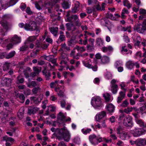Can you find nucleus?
<instances>
[{
	"label": "nucleus",
	"mask_w": 146,
	"mask_h": 146,
	"mask_svg": "<svg viewBox=\"0 0 146 146\" xmlns=\"http://www.w3.org/2000/svg\"><path fill=\"white\" fill-rule=\"evenodd\" d=\"M50 130L52 132H54L53 135L56 137L58 139L61 140L63 139L66 141L70 140L71 135L65 127H64L61 129L52 127L51 128Z\"/></svg>",
	"instance_id": "nucleus-1"
},
{
	"label": "nucleus",
	"mask_w": 146,
	"mask_h": 146,
	"mask_svg": "<svg viewBox=\"0 0 146 146\" xmlns=\"http://www.w3.org/2000/svg\"><path fill=\"white\" fill-rule=\"evenodd\" d=\"M91 104L95 109H100L103 106L102 100L99 96L93 97L91 99Z\"/></svg>",
	"instance_id": "nucleus-2"
},
{
	"label": "nucleus",
	"mask_w": 146,
	"mask_h": 146,
	"mask_svg": "<svg viewBox=\"0 0 146 146\" xmlns=\"http://www.w3.org/2000/svg\"><path fill=\"white\" fill-rule=\"evenodd\" d=\"M70 12H68L66 15L67 18L65 20L67 21L73 22L76 26H80L81 25V23L80 21L79 16L76 15H72L71 17H69Z\"/></svg>",
	"instance_id": "nucleus-3"
},
{
	"label": "nucleus",
	"mask_w": 146,
	"mask_h": 146,
	"mask_svg": "<svg viewBox=\"0 0 146 146\" xmlns=\"http://www.w3.org/2000/svg\"><path fill=\"white\" fill-rule=\"evenodd\" d=\"M123 125L129 128H131L133 126L132 121V117L129 115L126 116L124 119L123 122Z\"/></svg>",
	"instance_id": "nucleus-4"
},
{
	"label": "nucleus",
	"mask_w": 146,
	"mask_h": 146,
	"mask_svg": "<svg viewBox=\"0 0 146 146\" xmlns=\"http://www.w3.org/2000/svg\"><path fill=\"white\" fill-rule=\"evenodd\" d=\"M89 139L91 143L93 145L97 144L103 141L102 137L98 138L94 134L90 135L89 136Z\"/></svg>",
	"instance_id": "nucleus-5"
},
{
	"label": "nucleus",
	"mask_w": 146,
	"mask_h": 146,
	"mask_svg": "<svg viewBox=\"0 0 146 146\" xmlns=\"http://www.w3.org/2000/svg\"><path fill=\"white\" fill-rule=\"evenodd\" d=\"M145 130L143 128L135 127L133 130L131 131V133L134 137H138L145 134Z\"/></svg>",
	"instance_id": "nucleus-6"
},
{
	"label": "nucleus",
	"mask_w": 146,
	"mask_h": 146,
	"mask_svg": "<svg viewBox=\"0 0 146 146\" xmlns=\"http://www.w3.org/2000/svg\"><path fill=\"white\" fill-rule=\"evenodd\" d=\"M37 25L34 21L30 22L28 24L25 23L24 28L27 31H33L35 30L37 28Z\"/></svg>",
	"instance_id": "nucleus-7"
},
{
	"label": "nucleus",
	"mask_w": 146,
	"mask_h": 146,
	"mask_svg": "<svg viewBox=\"0 0 146 146\" xmlns=\"http://www.w3.org/2000/svg\"><path fill=\"white\" fill-rule=\"evenodd\" d=\"M136 29L138 33H142L146 31V19L143 21L142 25H138L136 27Z\"/></svg>",
	"instance_id": "nucleus-8"
},
{
	"label": "nucleus",
	"mask_w": 146,
	"mask_h": 146,
	"mask_svg": "<svg viewBox=\"0 0 146 146\" xmlns=\"http://www.w3.org/2000/svg\"><path fill=\"white\" fill-rule=\"evenodd\" d=\"M21 40V38L20 37L18 36L17 35H15L11 39H8L5 41L7 42L9 40L10 42H12V44H15L20 42Z\"/></svg>",
	"instance_id": "nucleus-9"
},
{
	"label": "nucleus",
	"mask_w": 146,
	"mask_h": 146,
	"mask_svg": "<svg viewBox=\"0 0 146 146\" xmlns=\"http://www.w3.org/2000/svg\"><path fill=\"white\" fill-rule=\"evenodd\" d=\"M2 141H6L5 145L6 146H10L14 141V139L11 137L5 136L3 138Z\"/></svg>",
	"instance_id": "nucleus-10"
},
{
	"label": "nucleus",
	"mask_w": 146,
	"mask_h": 146,
	"mask_svg": "<svg viewBox=\"0 0 146 146\" xmlns=\"http://www.w3.org/2000/svg\"><path fill=\"white\" fill-rule=\"evenodd\" d=\"M15 52L13 51L11 52L9 54L7 55H6V54L4 53L0 54V58H6L9 59L13 57L15 55Z\"/></svg>",
	"instance_id": "nucleus-11"
},
{
	"label": "nucleus",
	"mask_w": 146,
	"mask_h": 146,
	"mask_svg": "<svg viewBox=\"0 0 146 146\" xmlns=\"http://www.w3.org/2000/svg\"><path fill=\"white\" fill-rule=\"evenodd\" d=\"M106 115V113L104 111H102L97 114L95 117L96 120L99 122L100 120L103 118Z\"/></svg>",
	"instance_id": "nucleus-12"
},
{
	"label": "nucleus",
	"mask_w": 146,
	"mask_h": 146,
	"mask_svg": "<svg viewBox=\"0 0 146 146\" xmlns=\"http://www.w3.org/2000/svg\"><path fill=\"white\" fill-rule=\"evenodd\" d=\"M103 96L106 102H110L113 100V97L107 92L103 94Z\"/></svg>",
	"instance_id": "nucleus-13"
},
{
	"label": "nucleus",
	"mask_w": 146,
	"mask_h": 146,
	"mask_svg": "<svg viewBox=\"0 0 146 146\" xmlns=\"http://www.w3.org/2000/svg\"><path fill=\"white\" fill-rule=\"evenodd\" d=\"M1 83L3 86H9L11 82V80L9 78H5L1 81Z\"/></svg>",
	"instance_id": "nucleus-14"
},
{
	"label": "nucleus",
	"mask_w": 146,
	"mask_h": 146,
	"mask_svg": "<svg viewBox=\"0 0 146 146\" xmlns=\"http://www.w3.org/2000/svg\"><path fill=\"white\" fill-rule=\"evenodd\" d=\"M75 6L72 9V12L74 13H76L80 9V3L78 1H76L75 2Z\"/></svg>",
	"instance_id": "nucleus-15"
},
{
	"label": "nucleus",
	"mask_w": 146,
	"mask_h": 146,
	"mask_svg": "<svg viewBox=\"0 0 146 146\" xmlns=\"http://www.w3.org/2000/svg\"><path fill=\"white\" fill-rule=\"evenodd\" d=\"M115 106L111 104H107L106 106V108L109 113L113 112L115 110Z\"/></svg>",
	"instance_id": "nucleus-16"
},
{
	"label": "nucleus",
	"mask_w": 146,
	"mask_h": 146,
	"mask_svg": "<svg viewBox=\"0 0 146 146\" xmlns=\"http://www.w3.org/2000/svg\"><path fill=\"white\" fill-rule=\"evenodd\" d=\"M18 0H10L9 3L5 5V9H6L10 6L14 5L18 1Z\"/></svg>",
	"instance_id": "nucleus-17"
},
{
	"label": "nucleus",
	"mask_w": 146,
	"mask_h": 146,
	"mask_svg": "<svg viewBox=\"0 0 146 146\" xmlns=\"http://www.w3.org/2000/svg\"><path fill=\"white\" fill-rule=\"evenodd\" d=\"M110 58L108 56H103L101 60L102 64H104L108 63L110 62Z\"/></svg>",
	"instance_id": "nucleus-18"
},
{
	"label": "nucleus",
	"mask_w": 146,
	"mask_h": 146,
	"mask_svg": "<svg viewBox=\"0 0 146 146\" xmlns=\"http://www.w3.org/2000/svg\"><path fill=\"white\" fill-rule=\"evenodd\" d=\"M139 14L140 15L139 17V19H142L143 18L146 17V10L140 9L139 10Z\"/></svg>",
	"instance_id": "nucleus-19"
},
{
	"label": "nucleus",
	"mask_w": 146,
	"mask_h": 146,
	"mask_svg": "<svg viewBox=\"0 0 146 146\" xmlns=\"http://www.w3.org/2000/svg\"><path fill=\"white\" fill-rule=\"evenodd\" d=\"M83 65L86 67L90 68L91 67V61L90 59L88 60H84L82 61Z\"/></svg>",
	"instance_id": "nucleus-20"
},
{
	"label": "nucleus",
	"mask_w": 146,
	"mask_h": 146,
	"mask_svg": "<svg viewBox=\"0 0 146 146\" xmlns=\"http://www.w3.org/2000/svg\"><path fill=\"white\" fill-rule=\"evenodd\" d=\"M58 28L57 27H51L50 28V30L51 33L55 36L58 35Z\"/></svg>",
	"instance_id": "nucleus-21"
},
{
	"label": "nucleus",
	"mask_w": 146,
	"mask_h": 146,
	"mask_svg": "<svg viewBox=\"0 0 146 146\" xmlns=\"http://www.w3.org/2000/svg\"><path fill=\"white\" fill-rule=\"evenodd\" d=\"M134 65H135V64L132 61H129L126 63V67L129 70L132 69Z\"/></svg>",
	"instance_id": "nucleus-22"
},
{
	"label": "nucleus",
	"mask_w": 146,
	"mask_h": 146,
	"mask_svg": "<svg viewBox=\"0 0 146 146\" xmlns=\"http://www.w3.org/2000/svg\"><path fill=\"white\" fill-rule=\"evenodd\" d=\"M1 24L6 31L9 28V24L6 20H2L1 21Z\"/></svg>",
	"instance_id": "nucleus-23"
},
{
	"label": "nucleus",
	"mask_w": 146,
	"mask_h": 146,
	"mask_svg": "<svg viewBox=\"0 0 146 146\" xmlns=\"http://www.w3.org/2000/svg\"><path fill=\"white\" fill-rule=\"evenodd\" d=\"M25 110L23 107H22L19 110L17 113L18 116L19 118L21 119L23 117Z\"/></svg>",
	"instance_id": "nucleus-24"
},
{
	"label": "nucleus",
	"mask_w": 146,
	"mask_h": 146,
	"mask_svg": "<svg viewBox=\"0 0 146 146\" xmlns=\"http://www.w3.org/2000/svg\"><path fill=\"white\" fill-rule=\"evenodd\" d=\"M133 110H134L135 111L137 110L136 108L127 107L126 108L124 109L123 111L127 114H129L130 112L132 111Z\"/></svg>",
	"instance_id": "nucleus-25"
},
{
	"label": "nucleus",
	"mask_w": 146,
	"mask_h": 146,
	"mask_svg": "<svg viewBox=\"0 0 146 146\" xmlns=\"http://www.w3.org/2000/svg\"><path fill=\"white\" fill-rule=\"evenodd\" d=\"M128 136L127 133L124 131H122L119 135L120 138L123 140H125Z\"/></svg>",
	"instance_id": "nucleus-26"
},
{
	"label": "nucleus",
	"mask_w": 146,
	"mask_h": 146,
	"mask_svg": "<svg viewBox=\"0 0 146 146\" xmlns=\"http://www.w3.org/2000/svg\"><path fill=\"white\" fill-rule=\"evenodd\" d=\"M66 25L67 29L69 30L74 31L76 29V28L73 24L67 23Z\"/></svg>",
	"instance_id": "nucleus-27"
},
{
	"label": "nucleus",
	"mask_w": 146,
	"mask_h": 146,
	"mask_svg": "<svg viewBox=\"0 0 146 146\" xmlns=\"http://www.w3.org/2000/svg\"><path fill=\"white\" fill-rule=\"evenodd\" d=\"M38 110V108L36 107L29 108L28 111V113L30 114H34Z\"/></svg>",
	"instance_id": "nucleus-28"
},
{
	"label": "nucleus",
	"mask_w": 146,
	"mask_h": 146,
	"mask_svg": "<svg viewBox=\"0 0 146 146\" xmlns=\"http://www.w3.org/2000/svg\"><path fill=\"white\" fill-rule=\"evenodd\" d=\"M113 50V47L111 46H108L106 47H104L103 48V51L104 52H106L108 51H112Z\"/></svg>",
	"instance_id": "nucleus-29"
},
{
	"label": "nucleus",
	"mask_w": 146,
	"mask_h": 146,
	"mask_svg": "<svg viewBox=\"0 0 146 146\" xmlns=\"http://www.w3.org/2000/svg\"><path fill=\"white\" fill-rule=\"evenodd\" d=\"M65 115L61 112H60L58 114V121L60 120L64 121L65 120Z\"/></svg>",
	"instance_id": "nucleus-30"
},
{
	"label": "nucleus",
	"mask_w": 146,
	"mask_h": 146,
	"mask_svg": "<svg viewBox=\"0 0 146 146\" xmlns=\"http://www.w3.org/2000/svg\"><path fill=\"white\" fill-rule=\"evenodd\" d=\"M96 43L98 46H102L103 45L104 41L101 38H98L96 39Z\"/></svg>",
	"instance_id": "nucleus-31"
},
{
	"label": "nucleus",
	"mask_w": 146,
	"mask_h": 146,
	"mask_svg": "<svg viewBox=\"0 0 146 146\" xmlns=\"http://www.w3.org/2000/svg\"><path fill=\"white\" fill-rule=\"evenodd\" d=\"M135 121L136 123L139 125L140 127H143L144 126V123L142 121V120L140 118H138L135 119Z\"/></svg>",
	"instance_id": "nucleus-32"
},
{
	"label": "nucleus",
	"mask_w": 146,
	"mask_h": 146,
	"mask_svg": "<svg viewBox=\"0 0 146 146\" xmlns=\"http://www.w3.org/2000/svg\"><path fill=\"white\" fill-rule=\"evenodd\" d=\"M111 90L112 93L113 94H116L117 91L118 86L117 85L111 86Z\"/></svg>",
	"instance_id": "nucleus-33"
},
{
	"label": "nucleus",
	"mask_w": 146,
	"mask_h": 146,
	"mask_svg": "<svg viewBox=\"0 0 146 146\" xmlns=\"http://www.w3.org/2000/svg\"><path fill=\"white\" fill-rule=\"evenodd\" d=\"M137 145L141 146L145 143V140L143 139H139L136 140Z\"/></svg>",
	"instance_id": "nucleus-34"
},
{
	"label": "nucleus",
	"mask_w": 146,
	"mask_h": 146,
	"mask_svg": "<svg viewBox=\"0 0 146 146\" xmlns=\"http://www.w3.org/2000/svg\"><path fill=\"white\" fill-rule=\"evenodd\" d=\"M56 108L54 106L52 105L49 106L48 107V109L47 111H46V115H48L49 113V112L50 111H54L55 110Z\"/></svg>",
	"instance_id": "nucleus-35"
},
{
	"label": "nucleus",
	"mask_w": 146,
	"mask_h": 146,
	"mask_svg": "<svg viewBox=\"0 0 146 146\" xmlns=\"http://www.w3.org/2000/svg\"><path fill=\"white\" fill-rule=\"evenodd\" d=\"M129 13V12L128 10L125 8H123L122 10L121 13V17L122 19H124L125 18V14H128Z\"/></svg>",
	"instance_id": "nucleus-36"
},
{
	"label": "nucleus",
	"mask_w": 146,
	"mask_h": 146,
	"mask_svg": "<svg viewBox=\"0 0 146 146\" xmlns=\"http://www.w3.org/2000/svg\"><path fill=\"white\" fill-rule=\"evenodd\" d=\"M27 86L29 88H32L35 87L37 85L36 82L35 81H32L31 82H28L27 83Z\"/></svg>",
	"instance_id": "nucleus-37"
},
{
	"label": "nucleus",
	"mask_w": 146,
	"mask_h": 146,
	"mask_svg": "<svg viewBox=\"0 0 146 146\" xmlns=\"http://www.w3.org/2000/svg\"><path fill=\"white\" fill-rule=\"evenodd\" d=\"M129 103L127 100H125L123 101L121 104L120 105V106L123 107H126L129 105Z\"/></svg>",
	"instance_id": "nucleus-38"
},
{
	"label": "nucleus",
	"mask_w": 146,
	"mask_h": 146,
	"mask_svg": "<svg viewBox=\"0 0 146 146\" xmlns=\"http://www.w3.org/2000/svg\"><path fill=\"white\" fill-rule=\"evenodd\" d=\"M45 5V7L48 9V12L51 13L52 12V5H51L49 3H46Z\"/></svg>",
	"instance_id": "nucleus-39"
},
{
	"label": "nucleus",
	"mask_w": 146,
	"mask_h": 146,
	"mask_svg": "<svg viewBox=\"0 0 146 146\" xmlns=\"http://www.w3.org/2000/svg\"><path fill=\"white\" fill-rule=\"evenodd\" d=\"M71 4L67 2H64L62 4L63 7L64 9H67L70 8Z\"/></svg>",
	"instance_id": "nucleus-40"
},
{
	"label": "nucleus",
	"mask_w": 146,
	"mask_h": 146,
	"mask_svg": "<svg viewBox=\"0 0 146 146\" xmlns=\"http://www.w3.org/2000/svg\"><path fill=\"white\" fill-rule=\"evenodd\" d=\"M123 3V5L126 7L128 9L130 8L131 6V5L127 0H124Z\"/></svg>",
	"instance_id": "nucleus-41"
},
{
	"label": "nucleus",
	"mask_w": 146,
	"mask_h": 146,
	"mask_svg": "<svg viewBox=\"0 0 146 146\" xmlns=\"http://www.w3.org/2000/svg\"><path fill=\"white\" fill-rule=\"evenodd\" d=\"M75 49H76L79 52H83L86 50L84 47L83 46L80 47L78 46H76Z\"/></svg>",
	"instance_id": "nucleus-42"
},
{
	"label": "nucleus",
	"mask_w": 146,
	"mask_h": 146,
	"mask_svg": "<svg viewBox=\"0 0 146 146\" xmlns=\"http://www.w3.org/2000/svg\"><path fill=\"white\" fill-rule=\"evenodd\" d=\"M35 5L37 9L40 10L41 9L40 6L43 5V4L41 1H39L38 2H36Z\"/></svg>",
	"instance_id": "nucleus-43"
},
{
	"label": "nucleus",
	"mask_w": 146,
	"mask_h": 146,
	"mask_svg": "<svg viewBox=\"0 0 146 146\" xmlns=\"http://www.w3.org/2000/svg\"><path fill=\"white\" fill-rule=\"evenodd\" d=\"M55 90L58 92V95L60 97L63 96V92L62 90H60L58 88H55Z\"/></svg>",
	"instance_id": "nucleus-44"
},
{
	"label": "nucleus",
	"mask_w": 146,
	"mask_h": 146,
	"mask_svg": "<svg viewBox=\"0 0 146 146\" xmlns=\"http://www.w3.org/2000/svg\"><path fill=\"white\" fill-rule=\"evenodd\" d=\"M43 75H45L46 80H48L50 76V73L49 72H45L44 70L42 71Z\"/></svg>",
	"instance_id": "nucleus-45"
},
{
	"label": "nucleus",
	"mask_w": 146,
	"mask_h": 146,
	"mask_svg": "<svg viewBox=\"0 0 146 146\" xmlns=\"http://www.w3.org/2000/svg\"><path fill=\"white\" fill-rule=\"evenodd\" d=\"M34 71L36 74H39L41 71V67H35L33 68Z\"/></svg>",
	"instance_id": "nucleus-46"
},
{
	"label": "nucleus",
	"mask_w": 146,
	"mask_h": 146,
	"mask_svg": "<svg viewBox=\"0 0 146 146\" xmlns=\"http://www.w3.org/2000/svg\"><path fill=\"white\" fill-rule=\"evenodd\" d=\"M112 76L111 74L109 72H107L105 75V78L108 80L111 79L112 78Z\"/></svg>",
	"instance_id": "nucleus-47"
},
{
	"label": "nucleus",
	"mask_w": 146,
	"mask_h": 146,
	"mask_svg": "<svg viewBox=\"0 0 146 146\" xmlns=\"http://www.w3.org/2000/svg\"><path fill=\"white\" fill-rule=\"evenodd\" d=\"M10 67V64L8 63H5L4 64L3 68V70L4 71L7 70L9 69Z\"/></svg>",
	"instance_id": "nucleus-48"
},
{
	"label": "nucleus",
	"mask_w": 146,
	"mask_h": 146,
	"mask_svg": "<svg viewBox=\"0 0 146 146\" xmlns=\"http://www.w3.org/2000/svg\"><path fill=\"white\" fill-rule=\"evenodd\" d=\"M24 82V79L21 76H19L18 77L16 81V83L17 84L19 83H23Z\"/></svg>",
	"instance_id": "nucleus-49"
},
{
	"label": "nucleus",
	"mask_w": 146,
	"mask_h": 146,
	"mask_svg": "<svg viewBox=\"0 0 146 146\" xmlns=\"http://www.w3.org/2000/svg\"><path fill=\"white\" fill-rule=\"evenodd\" d=\"M123 65V63L121 61H117L115 64V66L116 68L121 66Z\"/></svg>",
	"instance_id": "nucleus-50"
},
{
	"label": "nucleus",
	"mask_w": 146,
	"mask_h": 146,
	"mask_svg": "<svg viewBox=\"0 0 146 146\" xmlns=\"http://www.w3.org/2000/svg\"><path fill=\"white\" fill-rule=\"evenodd\" d=\"M91 131V129H82V131L83 133L84 134L89 133Z\"/></svg>",
	"instance_id": "nucleus-51"
},
{
	"label": "nucleus",
	"mask_w": 146,
	"mask_h": 146,
	"mask_svg": "<svg viewBox=\"0 0 146 146\" xmlns=\"http://www.w3.org/2000/svg\"><path fill=\"white\" fill-rule=\"evenodd\" d=\"M131 28L130 26H128L127 27H123L122 30L124 31H127L129 32H131Z\"/></svg>",
	"instance_id": "nucleus-52"
},
{
	"label": "nucleus",
	"mask_w": 146,
	"mask_h": 146,
	"mask_svg": "<svg viewBox=\"0 0 146 146\" xmlns=\"http://www.w3.org/2000/svg\"><path fill=\"white\" fill-rule=\"evenodd\" d=\"M50 99L52 101L55 102L57 100V98L54 95H51L50 97Z\"/></svg>",
	"instance_id": "nucleus-53"
},
{
	"label": "nucleus",
	"mask_w": 146,
	"mask_h": 146,
	"mask_svg": "<svg viewBox=\"0 0 146 146\" xmlns=\"http://www.w3.org/2000/svg\"><path fill=\"white\" fill-rule=\"evenodd\" d=\"M144 106L140 107L139 108L138 110H137V111H140L141 112H142L144 111L146 108V103L145 104ZM137 110V109H136Z\"/></svg>",
	"instance_id": "nucleus-54"
},
{
	"label": "nucleus",
	"mask_w": 146,
	"mask_h": 146,
	"mask_svg": "<svg viewBox=\"0 0 146 146\" xmlns=\"http://www.w3.org/2000/svg\"><path fill=\"white\" fill-rule=\"evenodd\" d=\"M58 82L57 81H55L54 82H51L50 84V86L51 88H53L56 86Z\"/></svg>",
	"instance_id": "nucleus-55"
},
{
	"label": "nucleus",
	"mask_w": 146,
	"mask_h": 146,
	"mask_svg": "<svg viewBox=\"0 0 146 146\" xmlns=\"http://www.w3.org/2000/svg\"><path fill=\"white\" fill-rule=\"evenodd\" d=\"M120 85L121 86V89L122 90L126 91V90L125 88V84L124 82H121L120 83Z\"/></svg>",
	"instance_id": "nucleus-56"
},
{
	"label": "nucleus",
	"mask_w": 146,
	"mask_h": 146,
	"mask_svg": "<svg viewBox=\"0 0 146 146\" xmlns=\"http://www.w3.org/2000/svg\"><path fill=\"white\" fill-rule=\"evenodd\" d=\"M29 48L26 45L22 46L20 48V50L21 51H24L27 50Z\"/></svg>",
	"instance_id": "nucleus-57"
},
{
	"label": "nucleus",
	"mask_w": 146,
	"mask_h": 146,
	"mask_svg": "<svg viewBox=\"0 0 146 146\" xmlns=\"http://www.w3.org/2000/svg\"><path fill=\"white\" fill-rule=\"evenodd\" d=\"M123 40L126 42H129V39L128 36L125 35H124L123 36Z\"/></svg>",
	"instance_id": "nucleus-58"
},
{
	"label": "nucleus",
	"mask_w": 146,
	"mask_h": 146,
	"mask_svg": "<svg viewBox=\"0 0 146 146\" xmlns=\"http://www.w3.org/2000/svg\"><path fill=\"white\" fill-rule=\"evenodd\" d=\"M20 99L22 100V103H23L25 99L24 96L23 94H20L19 96Z\"/></svg>",
	"instance_id": "nucleus-59"
},
{
	"label": "nucleus",
	"mask_w": 146,
	"mask_h": 146,
	"mask_svg": "<svg viewBox=\"0 0 146 146\" xmlns=\"http://www.w3.org/2000/svg\"><path fill=\"white\" fill-rule=\"evenodd\" d=\"M60 104L61 107L62 108H64L65 107L66 102L64 100H62L60 101Z\"/></svg>",
	"instance_id": "nucleus-60"
},
{
	"label": "nucleus",
	"mask_w": 146,
	"mask_h": 146,
	"mask_svg": "<svg viewBox=\"0 0 146 146\" xmlns=\"http://www.w3.org/2000/svg\"><path fill=\"white\" fill-rule=\"evenodd\" d=\"M15 45L14 44H12V42H10V43L7 46V49L9 50L14 45Z\"/></svg>",
	"instance_id": "nucleus-61"
},
{
	"label": "nucleus",
	"mask_w": 146,
	"mask_h": 146,
	"mask_svg": "<svg viewBox=\"0 0 146 146\" xmlns=\"http://www.w3.org/2000/svg\"><path fill=\"white\" fill-rule=\"evenodd\" d=\"M97 2L96 3V5L95 6V7L98 11L101 10V8L100 5Z\"/></svg>",
	"instance_id": "nucleus-62"
},
{
	"label": "nucleus",
	"mask_w": 146,
	"mask_h": 146,
	"mask_svg": "<svg viewBox=\"0 0 146 146\" xmlns=\"http://www.w3.org/2000/svg\"><path fill=\"white\" fill-rule=\"evenodd\" d=\"M43 57L46 60L48 61H51L52 56L51 55L48 56H44Z\"/></svg>",
	"instance_id": "nucleus-63"
},
{
	"label": "nucleus",
	"mask_w": 146,
	"mask_h": 146,
	"mask_svg": "<svg viewBox=\"0 0 146 146\" xmlns=\"http://www.w3.org/2000/svg\"><path fill=\"white\" fill-rule=\"evenodd\" d=\"M36 20L38 22L42 21L44 20V19L42 17L39 16L36 18Z\"/></svg>",
	"instance_id": "nucleus-64"
}]
</instances>
